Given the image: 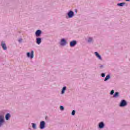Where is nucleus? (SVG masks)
I'll return each instance as SVG.
<instances>
[{
  "label": "nucleus",
  "instance_id": "22",
  "mask_svg": "<svg viewBox=\"0 0 130 130\" xmlns=\"http://www.w3.org/2000/svg\"><path fill=\"white\" fill-rule=\"evenodd\" d=\"M75 113H76V111L73 110V111H72V115H74Z\"/></svg>",
  "mask_w": 130,
  "mask_h": 130
},
{
  "label": "nucleus",
  "instance_id": "19",
  "mask_svg": "<svg viewBox=\"0 0 130 130\" xmlns=\"http://www.w3.org/2000/svg\"><path fill=\"white\" fill-rule=\"evenodd\" d=\"M114 93V90H112L111 91L110 94L111 95H113Z\"/></svg>",
  "mask_w": 130,
  "mask_h": 130
},
{
  "label": "nucleus",
  "instance_id": "14",
  "mask_svg": "<svg viewBox=\"0 0 130 130\" xmlns=\"http://www.w3.org/2000/svg\"><path fill=\"white\" fill-rule=\"evenodd\" d=\"M125 5V3H118L117 4V6H119V7H123Z\"/></svg>",
  "mask_w": 130,
  "mask_h": 130
},
{
  "label": "nucleus",
  "instance_id": "20",
  "mask_svg": "<svg viewBox=\"0 0 130 130\" xmlns=\"http://www.w3.org/2000/svg\"><path fill=\"white\" fill-rule=\"evenodd\" d=\"M93 40V39H92V38H89V39H88V42H91V41Z\"/></svg>",
  "mask_w": 130,
  "mask_h": 130
},
{
  "label": "nucleus",
  "instance_id": "1",
  "mask_svg": "<svg viewBox=\"0 0 130 130\" xmlns=\"http://www.w3.org/2000/svg\"><path fill=\"white\" fill-rule=\"evenodd\" d=\"M27 57H30V58H33L34 57V51H31L30 55V53L27 52Z\"/></svg>",
  "mask_w": 130,
  "mask_h": 130
},
{
  "label": "nucleus",
  "instance_id": "17",
  "mask_svg": "<svg viewBox=\"0 0 130 130\" xmlns=\"http://www.w3.org/2000/svg\"><path fill=\"white\" fill-rule=\"evenodd\" d=\"M118 92H115V94L113 95V97L115 98V97H117L118 96Z\"/></svg>",
  "mask_w": 130,
  "mask_h": 130
},
{
  "label": "nucleus",
  "instance_id": "9",
  "mask_svg": "<svg viewBox=\"0 0 130 130\" xmlns=\"http://www.w3.org/2000/svg\"><path fill=\"white\" fill-rule=\"evenodd\" d=\"M1 46L4 50H7V45L4 43H2Z\"/></svg>",
  "mask_w": 130,
  "mask_h": 130
},
{
  "label": "nucleus",
  "instance_id": "18",
  "mask_svg": "<svg viewBox=\"0 0 130 130\" xmlns=\"http://www.w3.org/2000/svg\"><path fill=\"white\" fill-rule=\"evenodd\" d=\"M32 125L33 128H36V124H35V123H32Z\"/></svg>",
  "mask_w": 130,
  "mask_h": 130
},
{
  "label": "nucleus",
  "instance_id": "5",
  "mask_svg": "<svg viewBox=\"0 0 130 130\" xmlns=\"http://www.w3.org/2000/svg\"><path fill=\"white\" fill-rule=\"evenodd\" d=\"M126 102H125L124 100H122L120 104V106L121 107H124V106H126Z\"/></svg>",
  "mask_w": 130,
  "mask_h": 130
},
{
  "label": "nucleus",
  "instance_id": "3",
  "mask_svg": "<svg viewBox=\"0 0 130 130\" xmlns=\"http://www.w3.org/2000/svg\"><path fill=\"white\" fill-rule=\"evenodd\" d=\"M44 127H45V122L42 121L40 122V128L42 129L44 128Z\"/></svg>",
  "mask_w": 130,
  "mask_h": 130
},
{
  "label": "nucleus",
  "instance_id": "8",
  "mask_svg": "<svg viewBox=\"0 0 130 130\" xmlns=\"http://www.w3.org/2000/svg\"><path fill=\"white\" fill-rule=\"evenodd\" d=\"M41 35V30H38L36 32V36L37 37H39V36H40V35Z\"/></svg>",
  "mask_w": 130,
  "mask_h": 130
},
{
  "label": "nucleus",
  "instance_id": "6",
  "mask_svg": "<svg viewBox=\"0 0 130 130\" xmlns=\"http://www.w3.org/2000/svg\"><path fill=\"white\" fill-rule=\"evenodd\" d=\"M76 44H77V41H73L70 42V46L71 47H74V46H75V45H76Z\"/></svg>",
  "mask_w": 130,
  "mask_h": 130
},
{
  "label": "nucleus",
  "instance_id": "10",
  "mask_svg": "<svg viewBox=\"0 0 130 130\" xmlns=\"http://www.w3.org/2000/svg\"><path fill=\"white\" fill-rule=\"evenodd\" d=\"M94 54L96 56V57L98 58L99 59H102V58H101V56H100V55H99L98 52H95Z\"/></svg>",
  "mask_w": 130,
  "mask_h": 130
},
{
  "label": "nucleus",
  "instance_id": "25",
  "mask_svg": "<svg viewBox=\"0 0 130 130\" xmlns=\"http://www.w3.org/2000/svg\"><path fill=\"white\" fill-rule=\"evenodd\" d=\"M126 2H129V0H126Z\"/></svg>",
  "mask_w": 130,
  "mask_h": 130
},
{
  "label": "nucleus",
  "instance_id": "4",
  "mask_svg": "<svg viewBox=\"0 0 130 130\" xmlns=\"http://www.w3.org/2000/svg\"><path fill=\"white\" fill-rule=\"evenodd\" d=\"M66 44H67V41H66L64 39H62V40H61L60 45H62V46H64Z\"/></svg>",
  "mask_w": 130,
  "mask_h": 130
},
{
  "label": "nucleus",
  "instance_id": "21",
  "mask_svg": "<svg viewBox=\"0 0 130 130\" xmlns=\"http://www.w3.org/2000/svg\"><path fill=\"white\" fill-rule=\"evenodd\" d=\"M60 110H63V109H64V108H63V106H61L60 107Z\"/></svg>",
  "mask_w": 130,
  "mask_h": 130
},
{
  "label": "nucleus",
  "instance_id": "7",
  "mask_svg": "<svg viewBox=\"0 0 130 130\" xmlns=\"http://www.w3.org/2000/svg\"><path fill=\"white\" fill-rule=\"evenodd\" d=\"M68 15L69 18H72L74 16V13L71 11L68 13Z\"/></svg>",
  "mask_w": 130,
  "mask_h": 130
},
{
  "label": "nucleus",
  "instance_id": "24",
  "mask_svg": "<svg viewBox=\"0 0 130 130\" xmlns=\"http://www.w3.org/2000/svg\"><path fill=\"white\" fill-rule=\"evenodd\" d=\"M19 42H21V41H22V39H20V40H19Z\"/></svg>",
  "mask_w": 130,
  "mask_h": 130
},
{
  "label": "nucleus",
  "instance_id": "23",
  "mask_svg": "<svg viewBox=\"0 0 130 130\" xmlns=\"http://www.w3.org/2000/svg\"><path fill=\"white\" fill-rule=\"evenodd\" d=\"M102 77L103 78H104V77H105V74L102 73Z\"/></svg>",
  "mask_w": 130,
  "mask_h": 130
},
{
  "label": "nucleus",
  "instance_id": "16",
  "mask_svg": "<svg viewBox=\"0 0 130 130\" xmlns=\"http://www.w3.org/2000/svg\"><path fill=\"white\" fill-rule=\"evenodd\" d=\"M109 79H110V76L109 75H108L105 78V81H107V80H109Z\"/></svg>",
  "mask_w": 130,
  "mask_h": 130
},
{
  "label": "nucleus",
  "instance_id": "2",
  "mask_svg": "<svg viewBox=\"0 0 130 130\" xmlns=\"http://www.w3.org/2000/svg\"><path fill=\"white\" fill-rule=\"evenodd\" d=\"M4 118H5L4 116H0V126L3 125V123H4V122L5 121Z\"/></svg>",
  "mask_w": 130,
  "mask_h": 130
},
{
  "label": "nucleus",
  "instance_id": "26",
  "mask_svg": "<svg viewBox=\"0 0 130 130\" xmlns=\"http://www.w3.org/2000/svg\"><path fill=\"white\" fill-rule=\"evenodd\" d=\"M75 12L76 13H77V10H75Z\"/></svg>",
  "mask_w": 130,
  "mask_h": 130
},
{
  "label": "nucleus",
  "instance_id": "13",
  "mask_svg": "<svg viewBox=\"0 0 130 130\" xmlns=\"http://www.w3.org/2000/svg\"><path fill=\"white\" fill-rule=\"evenodd\" d=\"M37 44H40L41 43V38H37Z\"/></svg>",
  "mask_w": 130,
  "mask_h": 130
},
{
  "label": "nucleus",
  "instance_id": "11",
  "mask_svg": "<svg viewBox=\"0 0 130 130\" xmlns=\"http://www.w3.org/2000/svg\"><path fill=\"white\" fill-rule=\"evenodd\" d=\"M99 127L100 128H103V127H104V123H103V122H101L99 123Z\"/></svg>",
  "mask_w": 130,
  "mask_h": 130
},
{
  "label": "nucleus",
  "instance_id": "15",
  "mask_svg": "<svg viewBox=\"0 0 130 130\" xmlns=\"http://www.w3.org/2000/svg\"><path fill=\"white\" fill-rule=\"evenodd\" d=\"M67 90V87L66 86H64L62 89L61 93L64 94V91Z\"/></svg>",
  "mask_w": 130,
  "mask_h": 130
},
{
  "label": "nucleus",
  "instance_id": "12",
  "mask_svg": "<svg viewBox=\"0 0 130 130\" xmlns=\"http://www.w3.org/2000/svg\"><path fill=\"white\" fill-rule=\"evenodd\" d=\"M10 117H11V115H10L9 113H8L5 116V118L6 120H9Z\"/></svg>",
  "mask_w": 130,
  "mask_h": 130
}]
</instances>
